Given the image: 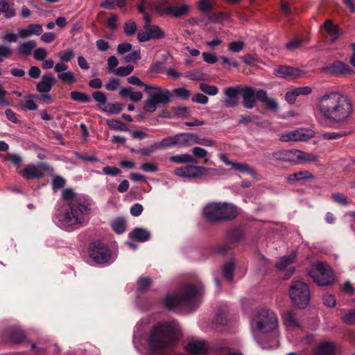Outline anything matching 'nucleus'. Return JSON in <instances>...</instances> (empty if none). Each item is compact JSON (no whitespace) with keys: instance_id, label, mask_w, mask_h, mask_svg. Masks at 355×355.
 I'll return each instance as SVG.
<instances>
[{"instance_id":"f257e3e1","label":"nucleus","mask_w":355,"mask_h":355,"mask_svg":"<svg viewBox=\"0 0 355 355\" xmlns=\"http://www.w3.org/2000/svg\"><path fill=\"white\" fill-rule=\"evenodd\" d=\"M353 112L351 98L343 93L331 91L318 98V115L334 124L341 125L348 123Z\"/></svg>"},{"instance_id":"f03ea898","label":"nucleus","mask_w":355,"mask_h":355,"mask_svg":"<svg viewBox=\"0 0 355 355\" xmlns=\"http://www.w3.org/2000/svg\"><path fill=\"white\" fill-rule=\"evenodd\" d=\"M62 198L67 202L69 211L61 214L60 220L67 226L80 223L82 216L87 214L89 211L87 200L84 196L75 193L71 189H64Z\"/></svg>"},{"instance_id":"7ed1b4c3","label":"nucleus","mask_w":355,"mask_h":355,"mask_svg":"<svg viewBox=\"0 0 355 355\" xmlns=\"http://www.w3.org/2000/svg\"><path fill=\"white\" fill-rule=\"evenodd\" d=\"M179 338L178 326L176 323H163L155 326L151 332L149 345L153 349L170 347Z\"/></svg>"},{"instance_id":"20e7f679","label":"nucleus","mask_w":355,"mask_h":355,"mask_svg":"<svg viewBox=\"0 0 355 355\" xmlns=\"http://www.w3.org/2000/svg\"><path fill=\"white\" fill-rule=\"evenodd\" d=\"M202 213L207 220L216 223L235 218L239 214V210L231 203L213 202L205 206Z\"/></svg>"},{"instance_id":"39448f33","label":"nucleus","mask_w":355,"mask_h":355,"mask_svg":"<svg viewBox=\"0 0 355 355\" xmlns=\"http://www.w3.org/2000/svg\"><path fill=\"white\" fill-rule=\"evenodd\" d=\"M200 288L187 286L178 295L166 296L164 299V305L167 309L172 310L181 309L190 310L197 304L196 297L200 293Z\"/></svg>"},{"instance_id":"423d86ee","label":"nucleus","mask_w":355,"mask_h":355,"mask_svg":"<svg viewBox=\"0 0 355 355\" xmlns=\"http://www.w3.org/2000/svg\"><path fill=\"white\" fill-rule=\"evenodd\" d=\"M277 325V317L275 313L264 308L255 311L250 322V331L253 334L270 333L274 331Z\"/></svg>"},{"instance_id":"0eeeda50","label":"nucleus","mask_w":355,"mask_h":355,"mask_svg":"<svg viewBox=\"0 0 355 355\" xmlns=\"http://www.w3.org/2000/svg\"><path fill=\"white\" fill-rule=\"evenodd\" d=\"M289 296L292 302L297 307L304 309L309 303L311 292L308 285L301 281H293L290 286Z\"/></svg>"},{"instance_id":"6e6552de","label":"nucleus","mask_w":355,"mask_h":355,"mask_svg":"<svg viewBox=\"0 0 355 355\" xmlns=\"http://www.w3.org/2000/svg\"><path fill=\"white\" fill-rule=\"evenodd\" d=\"M313 282L320 286H329L334 282V275L330 266L324 262L313 265L309 272Z\"/></svg>"},{"instance_id":"1a4fd4ad","label":"nucleus","mask_w":355,"mask_h":355,"mask_svg":"<svg viewBox=\"0 0 355 355\" xmlns=\"http://www.w3.org/2000/svg\"><path fill=\"white\" fill-rule=\"evenodd\" d=\"M189 133H180L173 136L167 137L157 142L159 149L169 148L172 147L187 148L189 147Z\"/></svg>"},{"instance_id":"9d476101","label":"nucleus","mask_w":355,"mask_h":355,"mask_svg":"<svg viewBox=\"0 0 355 355\" xmlns=\"http://www.w3.org/2000/svg\"><path fill=\"white\" fill-rule=\"evenodd\" d=\"M90 257L97 263H105L111 259L110 249L103 243H94L89 248Z\"/></svg>"},{"instance_id":"9b49d317","label":"nucleus","mask_w":355,"mask_h":355,"mask_svg":"<svg viewBox=\"0 0 355 355\" xmlns=\"http://www.w3.org/2000/svg\"><path fill=\"white\" fill-rule=\"evenodd\" d=\"M148 96L159 104H167L170 101L171 94L166 89L151 85H145Z\"/></svg>"},{"instance_id":"f8f14e48","label":"nucleus","mask_w":355,"mask_h":355,"mask_svg":"<svg viewBox=\"0 0 355 355\" xmlns=\"http://www.w3.org/2000/svg\"><path fill=\"white\" fill-rule=\"evenodd\" d=\"M144 30V31L139 32L137 34V39L140 42L164 37V33L157 25L145 24Z\"/></svg>"},{"instance_id":"ddd939ff","label":"nucleus","mask_w":355,"mask_h":355,"mask_svg":"<svg viewBox=\"0 0 355 355\" xmlns=\"http://www.w3.org/2000/svg\"><path fill=\"white\" fill-rule=\"evenodd\" d=\"M207 168L201 166L187 165L176 168L174 173L179 177L196 178L207 173Z\"/></svg>"},{"instance_id":"4468645a","label":"nucleus","mask_w":355,"mask_h":355,"mask_svg":"<svg viewBox=\"0 0 355 355\" xmlns=\"http://www.w3.org/2000/svg\"><path fill=\"white\" fill-rule=\"evenodd\" d=\"M42 169H46L47 166L45 163L40 162L38 165H27L24 170L19 172V174L25 179H39L43 176Z\"/></svg>"},{"instance_id":"2eb2a0df","label":"nucleus","mask_w":355,"mask_h":355,"mask_svg":"<svg viewBox=\"0 0 355 355\" xmlns=\"http://www.w3.org/2000/svg\"><path fill=\"white\" fill-rule=\"evenodd\" d=\"M304 69L288 66H279L274 71V74L281 78H300L306 74Z\"/></svg>"},{"instance_id":"dca6fc26","label":"nucleus","mask_w":355,"mask_h":355,"mask_svg":"<svg viewBox=\"0 0 355 355\" xmlns=\"http://www.w3.org/2000/svg\"><path fill=\"white\" fill-rule=\"evenodd\" d=\"M241 93L243 99V106L247 109H252L256 100H258L259 89L257 90L253 87H246L243 89L241 88Z\"/></svg>"},{"instance_id":"f3484780","label":"nucleus","mask_w":355,"mask_h":355,"mask_svg":"<svg viewBox=\"0 0 355 355\" xmlns=\"http://www.w3.org/2000/svg\"><path fill=\"white\" fill-rule=\"evenodd\" d=\"M312 137V135L306 133L303 130H296L283 134L280 136V140L283 142L306 141Z\"/></svg>"},{"instance_id":"a211bd4d","label":"nucleus","mask_w":355,"mask_h":355,"mask_svg":"<svg viewBox=\"0 0 355 355\" xmlns=\"http://www.w3.org/2000/svg\"><path fill=\"white\" fill-rule=\"evenodd\" d=\"M226 96L224 103L226 107H231L238 105L239 94L241 93V87H227L224 90Z\"/></svg>"},{"instance_id":"6ab92c4d","label":"nucleus","mask_w":355,"mask_h":355,"mask_svg":"<svg viewBox=\"0 0 355 355\" xmlns=\"http://www.w3.org/2000/svg\"><path fill=\"white\" fill-rule=\"evenodd\" d=\"M258 101L262 103L263 105L272 112H277L279 108L277 101L268 96L267 92L263 89H259Z\"/></svg>"},{"instance_id":"aec40b11","label":"nucleus","mask_w":355,"mask_h":355,"mask_svg":"<svg viewBox=\"0 0 355 355\" xmlns=\"http://www.w3.org/2000/svg\"><path fill=\"white\" fill-rule=\"evenodd\" d=\"M55 83V78L51 73L44 74L37 85V90L40 93H48Z\"/></svg>"},{"instance_id":"412c9836","label":"nucleus","mask_w":355,"mask_h":355,"mask_svg":"<svg viewBox=\"0 0 355 355\" xmlns=\"http://www.w3.org/2000/svg\"><path fill=\"white\" fill-rule=\"evenodd\" d=\"M187 349L193 355H204L207 352V345L204 340H191L190 341Z\"/></svg>"},{"instance_id":"4be33fe9","label":"nucleus","mask_w":355,"mask_h":355,"mask_svg":"<svg viewBox=\"0 0 355 355\" xmlns=\"http://www.w3.org/2000/svg\"><path fill=\"white\" fill-rule=\"evenodd\" d=\"M323 71L331 74H348L350 69L347 64L338 61L324 68Z\"/></svg>"},{"instance_id":"5701e85b","label":"nucleus","mask_w":355,"mask_h":355,"mask_svg":"<svg viewBox=\"0 0 355 355\" xmlns=\"http://www.w3.org/2000/svg\"><path fill=\"white\" fill-rule=\"evenodd\" d=\"M43 31L42 26L40 24H30L24 28L19 29V37L21 39H26L31 35H40Z\"/></svg>"},{"instance_id":"b1692460","label":"nucleus","mask_w":355,"mask_h":355,"mask_svg":"<svg viewBox=\"0 0 355 355\" xmlns=\"http://www.w3.org/2000/svg\"><path fill=\"white\" fill-rule=\"evenodd\" d=\"M336 346L331 342H322L315 349V355H334Z\"/></svg>"},{"instance_id":"393cba45","label":"nucleus","mask_w":355,"mask_h":355,"mask_svg":"<svg viewBox=\"0 0 355 355\" xmlns=\"http://www.w3.org/2000/svg\"><path fill=\"white\" fill-rule=\"evenodd\" d=\"M313 178L314 175L309 171H300L297 173H293L290 174L287 178L288 181L292 184L300 181L311 180Z\"/></svg>"},{"instance_id":"a878e982","label":"nucleus","mask_w":355,"mask_h":355,"mask_svg":"<svg viewBox=\"0 0 355 355\" xmlns=\"http://www.w3.org/2000/svg\"><path fill=\"white\" fill-rule=\"evenodd\" d=\"M297 259V253L295 251L291 252L289 254L282 257L275 264L277 268L279 270L285 269L291 264L295 262Z\"/></svg>"},{"instance_id":"bb28decb","label":"nucleus","mask_w":355,"mask_h":355,"mask_svg":"<svg viewBox=\"0 0 355 355\" xmlns=\"http://www.w3.org/2000/svg\"><path fill=\"white\" fill-rule=\"evenodd\" d=\"M324 28L327 32L331 36V42H335L342 35L338 26L334 24L330 19H327L324 24Z\"/></svg>"},{"instance_id":"cd10ccee","label":"nucleus","mask_w":355,"mask_h":355,"mask_svg":"<svg viewBox=\"0 0 355 355\" xmlns=\"http://www.w3.org/2000/svg\"><path fill=\"white\" fill-rule=\"evenodd\" d=\"M190 7L187 4L171 5L169 11L170 15L178 18L186 16L189 14Z\"/></svg>"},{"instance_id":"c85d7f7f","label":"nucleus","mask_w":355,"mask_h":355,"mask_svg":"<svg viewBox=\"0 0 355 355\" xmlns=\"http://www.w3.org/2000/svg\"><path fill=\"white\" fill-rule=\"evenodd\" d=\"M283 318L287 328H296L300 327L298 318L293 311H288L284 314Z\"/></svg>"},{"instance_id":"c756f323","label":"nucleus","mask_w":355,"mask_h":355,"mask_svg":"<svg viewBox=\"0 0 355 355\" xmlns=\"http://www.w3.org/2000/svg\"><path fill=\"white\" fill-rule=\"evenodd\" d=\"M189 146L193 144H199L205 146H212L215 144V141L211 139L199 138L196 135L189 133Z\"/></svg>"},{"instance_id":"7c9ffc66","label":"nucleus","mask_w":355,"mask_h":355,"mask_svg":"<svg viewBox=\"0 0 355 355\" xmlns=\"http://www.w3.org/2000/svg\"><path fill=\"white\" fill-rule=\"evenodd\" d=\"M3 14L7 19L12 18L16 15V11L13 4H9L6 1H0V14Z\"/></svg>"},{"instance_id":"2f4dec72","label":"nucleus","mask_w":355,"mask_h":355,"mask_svg":"<svg viewBox=\"0 0 355 355\" xmlns=\"http://www.w3.org/2000/svg\"><path fill=\"white\" fill-rule=\"evenodd\" d=\"M170 161L177 164H193L196 162L194 157L189 154L184 153L177 155H173L169 158Z\"/></svg>"},{"instance_id":"473e14b6","label":"nucleus","mask_w":355,"mask_h":355,"mask_svg":"<svg viewBox=\"0 0 355 355\" xmlns=\"http://www.w3.org/2000/svg\"><path fill=\"white\" fill-rule=\"evenodd\" d=\"M36 42L34 40L21 43L18 46V53L23 55H30L33 50L36 47Z\"/></svg>"},{"instance_id":"72a5a7b5","label":"nucleus","mask_w":355,"mask_h":355,"mask_svg":"<svg viewBox=\"0 0 355 355\" xmlns=\"http://www.w3.org/2000/svg\"><path fill=\"white\" fill-rule=\"evenodd\" d=\"M232 168L236 171L241 172V173L250 175L251 176H252L254 178H255L257 175L254 169L245 163L235 162L234 164H232Z\"/></svg>"},{"instance_id":"f704fd0d","label":"nucleus","mask_w":355,"mask_h":355,"mask_svg":"<svg viewBox=\"0 0 355 355\" xmlns=\"http://www.w3.org/2000/svg\"><path fill=\"white\" fill-rule=\"evenodd\" d=\"M131 236L141 242H145L150 239V234L143 228H135L130 234Z\"/></svg>"},{"instance_id":"c9c22d12","label":"nucleus","mask_w":355,"mask_h":355,"mask_svg":"<svg viewBox=\"0 0 355 355\" xmlns=\"http://www.w3.org/2000/svg\"><path fill=\"white\" fill-rule=\"evenodd\" d=\"M214 4V0H198L197 8L201 12L208 13L213 10Z\"/></svg>"},{"instance_id":"e433bc0d","label":"nucleus","mask_w":355,"mask_h":355,"mask_svg":"<svg viewBox=\"0 0 355 355\" xmlns=\"http://www.w3.org/2000/svg\"><path fill=\"white\" fill-rule=\"evenodd\" d=\"M341 320L347 324H355V309L340 311Z\"/></svg>"},{"instance_id":"4c0bfd02","label":"nucleus","mask_w":355,"mask_h":355,"mask_svg":"<svg viewBox=\"0 0 355 355\" xmlns=\"http://www.w3.org/2000/svg\"><path fill=\"white\" fill-rule=\"evenodd\" d=\"M58 78L64 83L72 84L77 82L74 73L71 71H67L58 74Z\"/></svg>"},{"instance_id":"58836bf2","label":"nucleus","mask_w":355,"mask_h":355,"mask_svg":"<svg viewBox=\"0 0 355 355\" xmlns=\"http://www.w3.org/2000/svg\"><path fill=\"white\" fill-rule=\"evenodd\" d=\"M112 227L117 234H122L126 230L125 220L121 218H116L112 222Z\"/></svg>"},{"instance_id":"ea45409f","label":"nucleus","mask_w":355,"mask_h":355,"mask_svg":"<svg viewBox=\"0 0 355 355\" xmlns=\"http://www.w3.org/2000/svg\"><path fill=\"white\" fill-rule=\"evenodd\" d=\"M126 0H105V2L101 3V6L107 9H115L116 8H121L125 6Z\"/></svg>"},{"instance_id":"a19ab883","label":"nucleus","mask_w":355,"mask_h":355,"mask_svg":"<svg viewBox=\"0 0 355 355\" xmlns=\"http://www.w3.org/2000/svg\"><path fill=\"white\" fill-rule=\"evenodd\" d=\"M171 8V5L167 0H162L159 2V4L156 7L157 12L160 15H169L171 12L169 11Z\"/></svg>"},{"instance_id":"79ce46f5","label":"nucleus","mask_w":355,"mask_h":355,"mask_svg":"<svg viewBox=\"0 0 355 355\" xmlns=\"http://www.w3.org/2000/svg\"><path fill=\"white\" fill-rule=\"evenodd\" d=\"M320 156L313 153H309L301 150L300 162H318L320 161Z\"/></svg>"},{"instance_id":"37998d69","label":"nucleus","mask_w":355,"mask_h":355,"mask_svg":"<svg viewBox=\"0 0 355 355\" xmlns=\"http://www.w3.org/2000/svg\"><path fill=\"white\" fill-rule=\"evenodd\" d=\"M199 88L203 93L209 96H216L218 92V89L216 86L205 83H201Z\"/></svg>"},{"instance_id":"c03bdc74","label":"nucleus","mask_w":355,"mask_h":355,"mask_svg":"<svg viewBox=\"0 0 355 355\" xmlns=\"http://www.w3.org/2000/svg\"><path fill=\"white\" fill-rule=\"evenodd\" d=\"M70 96L72 100L80 103H88L90 101L87 94L80 92L73 91L70 93Z\"/></svg>"},{"instance_id":"a18cd8bd","label":"nucleus","mask_w":355,"mask_h":355,"mask_svg":"<svg viewBox=\"0 0 355 355\" xmlns=\"http://www.w3.org/2000/svg\"><path fill=\"white\" fill-rule=\"evenodd\" d=\"M331 198L334 202L340 205L347 206L349 204L347 197L343 193H334L331 194Z\"/></svg>"},{"instance_id":"49530a36","label":"nucleus","mask_w":355,"mask_h":355,"mask_svg":"<svg viewBox=\"0 0 355 355\" xmlns=\"http://www.w3.org/2000/svg\"><path fill=\"white\" fill-rule=\"evenodd\" d=\"M107 123L113 130L121 131L128 130L125 123L116 119H108L107 120Z\"/></svg>"},{"instance_id":"de8ad7c7","label":"nucleus","mask_w":355,"mask_h":355,"mask_svg":"<svg viewBox=\"0 0 355 355\" xmlns=\"http://www.w3.org/2000/svg\"><path fill=\"white\" fill-rule=\"evenodd\" d=\"M193 157L196 158H204L205 162L208 161V158L207 157L209 155V153L205 148L201 147H194L192 148Z\"/></svg>"},{"instance_id":"09e8293b","label":"nucleus","mask_w":355,"mask_h":355,"mask_svg":"<svg viewBox=\"0 0 355 355\" xmlns=\"http://www.w3.org/2000/svg\"><path fill=\"white\" fill-rule=\"evenodd\" d=\"M137 29L136 23L133 21H129L125 23L123 26V31L126 35H133Z\"/></svg>"},{"instance_id":"8fccbe9b","label":"nucleus","mask_w":355,"mask_h":355,"mask_svg":"<svg viewBox=\"0 0 355 355\" xmlns=\"http://www.w3.org/2000/svg\"><path fill=\"white\" fill-rule=\"evenodd\" d=\"M286 161L291 162H300L301 150L297 149L287 150Z\"/></svg>"},{"instance_id":"3c124183","label":"nucleus","mask_w":355,"mask_h":355,"mask_svg":"<svg viewBox=\"0 0 355 355\" xmlns=\"http://www.w3.org/2000/svg\"><path fill=\"white\" fill-rule=\"evenodd\" d=\"M122 105L120 103H108L103 110L111 114H118L122 110Z\"/></svg>"},{"instance_id":"603ef678","label":"nucleus","mask_w":355,"mask_h":355,"mask_svg":"<svg viewBox=\"0 0 355 355\" xmlns=\"http://www.w3.org/2000/svg\"><path fill=\"white\" fill-rule=\"evenodd\" d=\"M74 52L71 49H68L59 53L60 60L63 62H68L71 61L74 58Z\"/></svg>"},{"instance_id":"864d4df0","label":"nucleus","mask_w":355,"mask_h":355,"mask_svg":"<svg viewBox=\"0 0 355 355\" xmlns=\"http://www.w3.org/2000/svg\"><path fill=\"white\" fill-rule=\"evenodd\" d=\"M134 70L132 65H127L125 67H119L114 70V73L119 76H126L130 74Z\"/></svg>"},{"instance_id":"5fc2aeb1","label":"nucleus","mask_w":355,"mask_h":355,"mask_svg":"<svg viewBox=\"0 0 355 355\" xmlns=\"http://www.w3.org/2000/svg\"><path fill=\"white\" fill-rule=\"evenodd\" d=\"M244 46V42L241 40H237L230 42L228 46V49L232 52L239 53L243 49Z\"/></svg>"},{"instance_id":"6e6d98bb","label":"nucleus","mask_w":355,"mask_h":355,"mask_svg":"<svg viewBox=\"0 0 355 355\" xmlns=\"http://www.w3.org/2000/svg\"><path fill=\"white\" fill-rule=\"evenodd\" d=\"M159 149L157 142L151 144L149 147L139 150L138 153L143 156H150L156 150Z\"/></svg>"},{"instance_id":"4d7b16f0","label":"nucleus","mask_w":355,"mask_h":355,"mask_svg":"<svg viewBox=\"0 0 355 355\" xmlns=\"http://www.w3.org/2000/svg\"><path fill=\"white\" fill-rule=\"evenodd\" d=\"M223 275L229 281L233 278V263L228 262L223 266Z\"/></svg>"},{"instance_id":"13d9d810","label":"nucleus","mask_w":355,"mask_h":355,"mask_svg":"<svg viewBox=\"0 0 355 355\" xmlns=\"http://www.w3.org/2000/svg\"><path fill=\"white\" fill-rule=\"evenodd\" d=\"M157 104L159 103L148 97L144 106V110L148 112H153L156 110Z\"/></svg>"},{"instance_id":"bf43d9fd","label":"nucleus","mask_w":355,"mask_h":355,"mask_svg":"<svg viewBox=\"0 0 355 355\" xmlns=\"http://www.w3.org/2000/svg\"><path fill=\"white\" fill-rule=\"evenodd\" d=\"M292 90L294 92L295 94L296 95V97L299 96L309 95L312 92L311 87L309 86L297 87Z\"/></svg>"},{"instance_id":"052dcab7","label":"nucleus","mask_w":355,"mask_h":355,"mask_svg":"<svg viewBox=\"0 0 355 355\" xmlns=\"http://www.w3.org/2000/svg\"><path fill=\"white\" fill-rule=\"evenodd\" d=\"M141 58V52L139 49L133 51L132 52L125 55L124 60L126 62L138 60Z\"/></svg>"},{"instance_id":"680f3d73","label":"nucleus","mask_w":355,"mask_h":355,"mask_svg":"<svg viewBox=\"0 0 355 355\" xmlns=\"http://www.w3.org/2000/svg\"><path fill=\"white\" fill-rule=\"evenodd\" d=\"M12 54V49L6 45H0V62L3 61V58H8Z\"/></svg>"},{"instance_id":"e2e57ef3","label":"nucleus","mask_w":355,"mask_h":355,"mask_svg":"<svg viewBox=\"0 0 355 355\" xmlns=\"http://www.w3.org/2000/svg\"><path fill=\"white\" fill-rule=\"evenodd\" d=\"M18 38H19V33L17 35L10 31H6L2 36L3 41L7 42H16Z\"/></svg>"},{"instance_id":"0e129e2a","label":"nucleus","mask_w":355,"mask_h":355,"mask_svg":"<svg viewBox=\"0 0 355 355\" xmlns=\"http://www.w3.org/2000/svg\"><path fill=\"white\" fill-rule=\"evenodd\" d=\"M33 56L37 60H44L47 56V52L44 48H38L34 51Z\"/></svg>"},{"instance_id":"69168bd1","label":"nucleus","mask_w":355,"mask_h":355,"mask_svg":"<svg viewBox=\"0 0 355 355\" xmlns=\"http://www.w3.org/2000/svg\"><path fill=\"white\" fill-rule=\"evenodd\" d=\"M150 284L151 280L149 278H140L137 282V288L140 291H144L148 288Z\"/></svg>"},{"instance_id":"338daca9","label":"nucleus","mask_w":355,"mask_h":355,"mask_svg":"<svg viewBox=\"0 0 355 355\" xmlns=\"http://www.w3.org/2000/svg\"><path fill=\"white\" fill-rule=\"evenodd\" d=\"M132 49V45L128 42H124L119 44L117 46V53L120 55H123L128 52H129Z\"/></svg>"},{"instance_id":"774afa93","label":"nucleus","mask_w":355,"mask_h":355,"mask_svg":"<svg viewBox=\"0 0 355 355\" xmlns=\"http://www.w3.org/2000/svg\"><path fill=\"white\" fill-rule=\"evenodd\" d=\"M120 85V80L117 78H111L105 85V88L108 91H114Z\"/></svg>"}]
</instances>
